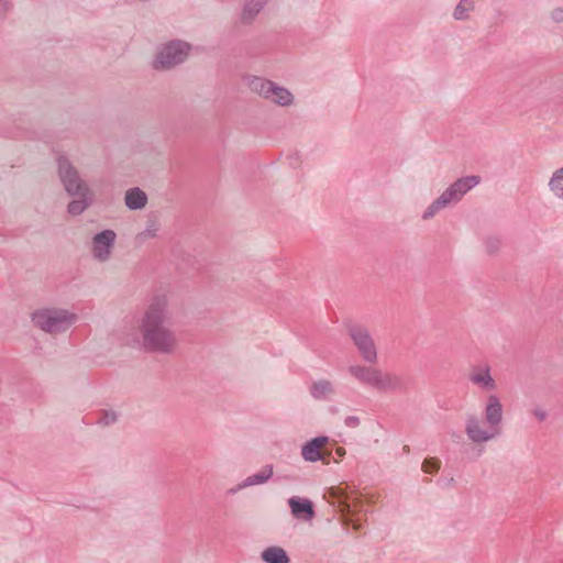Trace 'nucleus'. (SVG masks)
<instances>
[{
	"instance_id": "3",
	"label": "nucleus",
	"mask_w": 563,
	"mask_h": 563,
	"mask_svg": "<svg viewBox=\"0 0 563 563\" xmlns=\"http://www.w3.org/2000/svg\"><path fill=\"white\" fill-rule=\"evenodd\" d=\"M481 183V177L476 175L466 176L457 179L449 188H446L438 199H435L423 212L422 218L429 220L433 218L440 210L451 203H455L462 197Z\"/></svg>"
},
{
	"instance_id": "10",
	"label": "nucleus",
	"mask_w": 563,
	"mask_h": 563,
	"mask_svg": "<svg viewBox=\"0 0 563 563\" xmlns=\"http://www.w3.org/2000/svg\"><path fill=\"white\" fill-rule=\"evenodd\" d=\"M484 419L500 434V426L504 419V409L500 399L496 395L492 394L486 398L484 407Z\"/></svg>"
},
{
	"instance_id": "25",
	"label": "nucleus",
	"mask_w": 563,
	"mask_h": 563,
	"mask_svg": "<svg viewBox=\"0 0 563 563\" xmlns=\"http://www.w3.org/2000/svg\"><path fill=\"white\" fill-rule=\"evenodd\" d=\"M440 460L437 457H429L423 461L421 468L427 474H435L440 470Z\"/></svg>"
},
{
	"instance_id": "22",
	"label": "nucleus",
	"mask_w": 563,
	"mask_h": 563,
	"mask_svg": "<svg viewBox=\"0 0 563 563\" xmlns=\"http://www.w3.org/2000/svg\"><path fill=\"white\" fill-rule=\"evenodd\" d=\"M272 475H273V467L265 466L257 474L249 476L244 481V483L241 485V487H247V486H253V485L265 483L266 481H268L271 478Z\"/></svg>"
},
{
	"instance_id": "21",
	"label": "nucleus",
	"mask_w": 563,
	"mask_h": 563,
	"mask_svg": "<svg viewBox=\"0 0 563 563\" xmlns=\"http://www.w3.org/2000/svg\"><path fill=\"white\" fill-rule=\"evenodd\" d=\"M262 558L267 563H288V556L282 548L272 547L262 553Z\"/></svg>"
},
{
	"instance_id": "8",
	"label": "nucleus",
	"mask_w": 563,
	"mask_h": 563,
	"mask_svg": "<svg viewBox=\"0 0 563 563\" xmlns=\"http://www.w3.org/2000/svg\"><path fill=\"white\" fill-rule=\"evenodd\" d=\"M351 338L363 358L369 363H375L377 360L376 346L367 329L361 327L353 328L351 330Z\"/></svg>"
},
{
	"instance_id": "24",
	"label": "nucleus",
	"mask_w": 563,
	"mask_h": 563,
	"mask_svg": "<svg viewBox=\"0 0 563 563\" xmlns=\"http://www.w3.org/2000/svg\"><path fill=\"white\" fill-rule=\"evenodd\" d=\"M473 9L474 5L472 2L462 1L456 5L453 15L456 20H463L467 18L468 12H471Z\"/></svg>"
},
{
	"instance_id": "11",
	"label": "nucleus",
	"mask_w": 563,
	"mask_h": 563,
	"mask_svg": "<svg viewBox=\"0 0 563 563\" xmlns=\"http://www.w3.org/2000/svg\"><path fill=\"white\" fill-rule=\"evenodd\" d=\"M329 497L333 500V503H338L339 510L342 514L350 512L352 511V508L355 507V494L349 492L347 487H331L329 490Z\"/></svg>"
},
{
	"instance_id": "15",
	"label": "nucleus",
	"mask_w": 563,
	"mask_h": 563,
	"mask_svg": "<svg viewBox=\"0 0 563 563\" xmlns=\"http://www.w3.org/2000/svg\"><path fill=\"white\" fill-rule=\"evenodd\" d=\"M402 386L404 382L399 375L378 369L374 388L380 390H397L402 388Z\"/></svg>"
},
{
	"instance_id": "30",
	"label": "nucleus",
	"mask_w": 563,
	"mask_h": 563,
	"mask_svg": "<svg viewBox=\"0 0 563 563\" xmlns=\"http://www.w3.org/2000/svg\"><path fill=\"white\" fill-rule=\"evenodd\" d=\"M2 1H3V0H0V15H3V14H4V12H5V8H4V5L2 4Z\"/></svg>"
},
{
	"instance_id": "26",
	"label": "nucleus",
	"mask_w": 563,
	"mask_h": 563,
	"mask_svg": "<svg viewBox=\"0 0 563 563\" xmlns=\"http://www.w3.org/2000/svg\"><path fill=\"white\" fill-rule=\"evenodd\" d=\"M531 413L539 422H543L548 419V411L542 407L533 408Z\"/></svg>"
},
{
	"instance_id": "5",
	"label": "nucleus",
	"mask_w": 563,
	"mask_h": 563,
	"mask_svg": "<svg viewBox=\"0 0 563 563\" xmlns=\"http://www.w3.org/2000/svg\"><path fill=\"white\" fill-rule=\"evenodd\" d=\"M190 45L183 41H173L163 45L157 52L153 67L155 69H169L186 60L190 53Z\"/></svg>"
},
{
	"instance_id": "6",
	"label": "nucleus",
	"mask_w": 563,
	"mask_h": 563,
	"mask_svg": "<svg viewBox=\"0 0 563 563\" xmlns=\"http://www.w3.org/2000/svg\"><path fill=\"white\" fill-rule=\"evenodd\" d=\"M117 243V233L107 229L96 233L90 241L89 251L92 258L97 262H108L114 252Z\"/></svg>"
},
{
	"instance_id": "20",
	"label": "nucleus",
	"mask_w": 563,
	"mask_h": 563,
	"mask_svg": "<svg viewBox=\"0 0 563 563\" xmlns=\"http://www.w3.org/2000/svg\"><path fill=\"white\" fill-rule=\"evenodd\" d=\"M147 197L144 191L139 188L129 189L125 194V205L130 209H142L145 207Z\"/></svg>"
},
{
	"instance_id": "7",
	"label": "nucleus",
	"mask_w": 563,
	"mask_h": 563,
	"mask_svg": "<svg viewBox=\"0 0 563 563\" xmlns=\"http://www.w3.org/2000/svg\"><path fill=\"white\" fill-rule=\"evenodd\" d=\"M464 432L467 439L474 444H483L494 440L499 433L484 419L476 415H470L465 419Z\"/></svg>"
},
{
	"instance_id": "18",
	"label": "nucleus",
	"mask_w": 563,
	"mask_h": 563,
	"mask_svg": "<svg viewBox=\"0 0 563 563\" xmlns=\"http://www.w3.org/2000/svg\"><path fill=\"white\" fill-rule=\"evenodd\" d=\"M269 0H246L243 7L241 19L245 23L252 22Z\"/></svg>"
},
{
	"instance_id": "16",
	"label": "nucleus",
	"mask_w": 563,
	"mask_h": 563,
	"mask_svg": "<svg viewBox=\"0 0 563 563\" xmlns=\"http://www.w3.org/2000/svg\"><path fill=\"white\" fill-rule=\"evenodd\" d=\"M349 372L354 378H356L361 383L369 385L372 387L375 386V382L377 380L378 368L364 365H353L349 368Z\"/></svg>"
},
{
	"instance_id": "14",
	"label": "nucleus",
	"mask_w": 563,
	"mask_h": 563,
	"mask_svg": "<svg viewBox=\"0 0 563 563\" xmlns=\"http://www.w3.org/2000/svg\"><path fill=\"white\" fill-rule=\"evenodd\" d=\"M291 514L297 519L309 521L313 518L314 511L311 501L298 497L288 500Z\"/></svg>"
},
{
	"instance_id": "17",
	"label": "nucleus",
	"mask_w": 563,
	"mask_h": 563,
	"mask_svg": "<svg viewBox=\"0 0 563 563\" xmlns=\"http://www.w3.org/2000/svg\"><path fill=\"white\" fill-rule=\"evenodd\" d=\"M267 99L280 107H289L294 103L295 97L290 90L274 82Z\"/></svg>"
},
{
	"instance_id": "1",
	"label": "nucleus",
	"mask_w": 563,
	"mask_h": 563,
	"mask_svg": "<svg viewBox=\"0 0 563 563\" xmlns=\"http://www.w3.org/2000/svg\"><path fill=\"white\" fill-rule=\"evenodd\" d=\"M166 302L155 301L146 309L141 324L143 345L147 351L159 354H173L178 347V339L168 325Z\"/></svg>"
},
{
	"instance_id": "2",
	"label": "nucleus",
	"mask_w": 563,
	"mask_h": 563,
	"mask_svg": "<svg viewBox=\"0 0 563 563\" xmlns=\"http://www.w3.org/2000/svg\"><path fill=\"white\" fill-rule=\"evenodd\" d=\"M58 173L66 191L75 199L68 205V212L80 214L91 202L92 194L88 186L79 178L77 170L67 159L58 161Z\"/></svg>"
},
{
	"instance_id": "23",
	"label": "nucleus",
	"mask_w": 563,
	"mask_h": 563,
	"mask_svg": "<svg viewBox=\"0 0 563 563\" xmlns=\"http://www.w3.org/2000/svg\"><path fill=\"white\" fill-rule=\"evenodd\" d=\"M311 391L316 398L324 397L332 393V386L328 380H320L313 384Z\"/></svg>"
},
{
	"instance_id": "13",
	"label": "nucleus",
	"mask_w": 563,
	"mask_h": 563,
	"mask_svg": "<svg viewBox=\"0 0 563 563\" xmlns=\"http://www.w3.org/2000/svg\"><path fill=\"white\" fill-rule=\"evenodd\" d=\"M244 82L252 92L265 99H267L271 90L274 88V81L260 76H246Z\"/></svg>"
},
{
	"instance_id": "4",
	"label": "nucleus",
	"mask_w": 563,
	"mask_h": 563,
	"mask_svg": "<svg viewBox=\"0 0 563 563\" xmlns=\"http://www.w3.org/2000/svg\"><path fill=\"white\" fill-rule=\"evenodd\" d=\"M76 313L62 308H42L36 310L32 320L36 327L46 332H59L77 321Z\"/></svg>"
},
{
	"instance_id": "27",
	"label": "nucleus",
	"mask_w": 563,
	"mask_h": 563,
	"mask_svg": "<svg viewBox=\"0 0 563 563\" xmlns=\"http://www.w3.org/2000/svg\"><path fill=\"white\" fill-rule=\"evenodd\" d=\"M158 231V227L155 224V223H152L151 225H148L142 233L141 235L144 238V239H150V238H154L156 235Z\"/></svg>"
},
{
	"instance_id": "19",
	"label": "nucleus",
	"mask_w": 563,
	"mask_h": 563,
	"mask_svg": "<svg viewBox=\"0 0 563 563\" xmlns=\"http://www.w3.org/2000/svg\"><path fill=\"white\" fill-rule=\"evenodd\" d=\"M548 188L553 197L563 200V166L552 172Z\"/></svg>"
},
{
	"instance_id": "29",
	"label": "nucleus",
	"mask_w": 563,
	"mask_h": 563,
	"mask_svg": "<svg viewBox=\"0 0 563 563\" xmlns=\"http://www.w3.org/2000/svg\"><path fill=\"white\" fill-rule=\"evenodd\" d=\"M335 453L339 456H343V455H345V450L343 448H336Z\"/></svg>"
},
{
	"instance_id": "12",
	"label": "nucleus",
	"mask_w": 563,
	"mask_h": 563,
	"mask_svg": "<svg viewBox=\"0 0 563 563\" xmlns=\"http://www.w3.org/2000/svg\"><path fill=\"white\" fill-rule=\"evenodd\" d=\"M470 382L484 390L496 389V380L492 376L490 368L488 366H477L473 368L468 375Z\"/></svg>"
},
{
	"instance_id": "9",
	"label": "nucleus",
	"mask_w": 563,
	"mask_h": 563,
	"mask_svg": "<svg viewBox=\"0 0 563 563\" xmlns=\"http://www.w3.org/2000/svg\"><path fill=\"white\" fill-rule=\"evenodd\" d=\"M328 443L329 439L327 437H318L310 440L301 449L302 457L308 462H317L321 460L328 464L329 453L325 451Z\"/></svg>"
},
{
	"instance_id": "28",
	"label": "nucleus",
	"mask_w": 563,
	"mask_h": 563,
	"mask_svg": "<svg viewBox=\"0 0 563 563\" xmlns=\"http://www.w3.org/2000/svg\"><path fill=\"white\" fill-rule=\"evenodd\" d=\"M552 16L555 21H563V10L558 9L552 12Z\"/></svg>"
}]
</instances>
